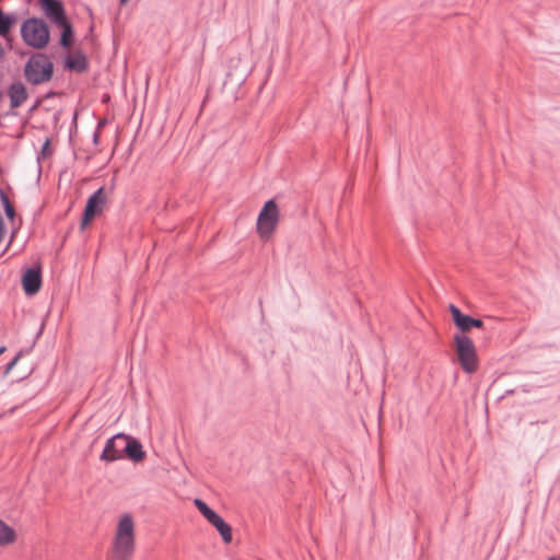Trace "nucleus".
Listing matches in <instances>:
<instances>
[{
	"mask_svg": "<svg viewBox=\"0 0 560 560\" xmlns=\"http://www.w3.org/2000/svg\"><path fill=\"white\" fill-rule=\"evenodd\" d=\"M22 287L26 295H34L42 288V267L35 265L27 268L22 276Z\"/></svg>",
	"mask_w": 560,
	"mask_h": 560,
	"instance_id": "obj_11",
	"label": "nucleus"
},
{
	"mask_svg": "<svg viewBox=\"0 0 560 560\" xmlns=\"http://www.w3.org/2000/svg\"><path fill=\"white\" fill-rule=\"evenodd\" d=\"M135 551V523L130 514L119 520L114 538V559L129 560Z\"/></svg>",
	"mask_w": 560,
	"mask_h": 560,
	"instance_id": "obj_1",
	"label": "nucleus"
},
{
	"mask_svg": "<svg viewBox=\"0 0 560 560\" xmlns=\"http://www.w3.org/2000/svg\"><path fill=\"white\" fill-rule=\"evenodd\" d=\"M58 27L61 28V35L59 39V45L63 49H70L74 43V31L72 24L69 20L62 22L61 24H57Z\"/></svg>",
	"mask_w": 560,
	"mask_h": 560,
	"instance_id": "obj_15",
	"label": "nucleus"
},
{
	"mask_svg": "<svg viewBox=\"0 0 560 560\" xmlns=\"http://www.w3.org/2000/svg\"><path fill=\"white\" fill-rule=\"evenodd\" d=\"M548 560H553V558H550V559H548Z\"/></svg>",
	"mask_w": 560,
	"mask_h": 560,
	"instance_id": "obj_28",
	"label": "nucleus"
},
{
	"mask_svg": "<svg viewBox=\"0 0 560 560\" xmlns=\"http://www.w3.org/2000/svg\"><path fill=\"white\" fill-rule=\"evenodd\" d=\"M98 140H100V132H98V130H96L94 132V135H93V142H94V144H97Z\"/></svg>",
	"mask_w": 560,
	"mask_h": 560,
	"instance_id": "obj_24",
	"label": "nucleus"
},
{
	"mask_svg": "<svg viewBox=\"0 0 560 560\" xmlns=\"http://www.w3.org/2000/svg\"><path fill=\"white\" fill-rule=\"evenodd\" d=\"M0 200H1V203H5L7 201H10L9 197L7 196V194L4 192V190L0 187Z\"/></svg>",
	"mask_w": 560,
	"mask_h": 560,
	"instance_id": "obj_21",
	"label": "nucleus"
},
{
	"mask_svg": "<svg viewBox=\"0 0 560 560\" xmlns=\"http://www.w3.org/2000/svg\"><path fill=\"white\" fill-rule=\"evenodd\" d=\"M21 36L27 46L36 49L45 48L50 39L48 25L38 18H30L22 23Z\"/></svg>",
	"mask_w": 560,
	"mask_h": 560,
	"instance_id": "obj_3",
	"label": "nucleus"
},
{
	"mask_svg": "<svg viewBox=\"0 0 560 560\" xmlns=\"http://www.w3.org/2000/svg\"><path fill=\"white\" fill-rule=\"evenodd\" d=\"M38 3L47 19L55 25L61 24L68 20L65 4L61 0H38Z\"/></svg>",
	"mask_w": 560,
	"mask_h": 560,
	"instance_id": "obj_10",
	"label": "nucleus"
},
{
	"mask_svg": "<svg viewBox=\"0 0 560 560\" xmlns=\"http://www.w3.org/2000/svg\"><path fill=\"white\" fill-rule=\"evenodd\" d=\"M24 78L32 85H39L51 80L54 63L43 52H34L24 66Z\"/></svg>",
	"mask_w": 560,
	"mask_h": 560,
	"instance_id": "obj_2",
	"label": "nucleus"
},
{
	"mask_svg": "<svg viewBox=\"0 0 560 560\" xmlns=\"http://www.w3.org/2000/svg\"><path fill=\"white\" fill-rule=\"evenodd\" d=\"M56 95H57V93H56V92L50 91V92H48V93H46V94H45L44 100H49V98H51V97H54V96H56Z\"/></svg>",
	"mask_w": 560,
	"mask_h": 560,
	"instance_id": "obj_23",
	"label": "nucleus"
},
{
	"mask_svg": "<svg viewBox=\"0 0 560 560\" xmlns=\"http://www.w3.org/2000/svg\"><path fill=\"white\" fill-rule=\"evenodd\" d=\"M106 203V192L104 187H100L86 200L82 218L81 229L83 230L96 215L102 213Z\"/></svg>",
	"mask_w": 560,
	"mask_h": 560,
	"instance_id": "obj_7",
	"label": "nucleus"
},
{
	"mask_svg": "<svg viewBox=\"0 0 560 560\" xmlns=\"http://www.w3.org/2000/svg\"><path fill=\"white\" fill-rule=\"evenodd\" d=\"M22 357V352L20 351L19 353L15 354V357L5 365L4 368V371H3V376H7L11 371L12 369L16 365V363L19 362V360L21 359Z\"/></svg>",
	"mask_w": 560,
	"mask_h": 560,
	"instance_id": "obj_18",
	"label": "nucleus"
},
{
	"mask_svg": "<svg viewBox=\"0 0 560 560\" xmlns=\"http://www.w3.org/2000/svg\"><path fill=\"white\" fill-rule=\"evenodd\" d=\"M65 68L69 71L82 73L89 68L88 58L81 50H78L74 54H69L65 58Z\"/></svg>",
	"mask_w": 560,
	"mask_h": 560,
	"instance_id": "obj_13",
	"label": "nucleus"
},
{
	"mask_svg": "<svg viewBox=\"0 0 560 560\" xmlns=\"http://www.w3.org/2000/svg\"><path fill=\"white\" fill-rule=\"evenodd\" d=\"M279 222V209L277 202L270 199L265 202L257 218V233L262 240H269Z\"/></svg>",
	"mask_w": 560,
	"mask_h": 560,
	"instance_id": "obj_5",
	"label": "nucleus"
},
{
	"mask_svg": "<svg viewBox=\"0 0 560 560\" xmlns=\"http://www.w3.org/2000/svg\"><path fill=\"white\" fill-rule=\"evenodd\" d=\"M126 440L125 433H117L105 443V447L100 456V459L106 463H112L124 457V443Z\"/></svg>",
	"mask_w": 560,
	"mask_h": 560,
	"instance_id": "obj_8",
	"label": "nucleus"
},
{
	"mask_svg": "<svg viewBox=\"0 0 560 560\" xmlns=\"http://www.w3.org/2000/svg\"><path fill=\"white\" fill-rule=\"evenodd\" d=\"M448 311L455 326L465 335L471 328H483V322L479 318H474L470 315L464 314L457 306L450 304Z\"/></svg>",
	"mask_w": 560,
	"mask_h": 560,
	"instance_id": "obj_9",
	"label": "nucleus"
},
{
	"mask_svg": "<svg viewBox=\"0 0 560 560\" xmlns=\"http://www.w3.org/2000/svg\"><path fill=\"white\" fill-rule=\"evenodd\" d=\"M40 103H42V100H39V98H38V100H36V101H35V103L33 104V106L30 108V110H28V112H30L31 114H32V113H34V112L39 107Z\"/></svg>",
	"mask_w": 560,
	"mask_h": 560,
	"instance_id": "obj_22",
	"label": "nucleus"
},
{
	"mask_svg": "<svg viewBox=\"0 0 560 560\" xmlns=\"http://www.w3.org/2000/svg\"><path fill=\"white\" fill-rule=\"evenodd\" d=\"M104 124H105L104 121L98 122V128H101L102 126H104Z\"/></svg>",
	"mask_w": 560,
	"mask_h": 560,
	"instance_id": "obj_27",
	"label": "nucleus"
},
{
	"mask_svg": "<svg viewBox=\"0 0 560 560\" xmlns=\"http://www.w3.org/2000/svg\"><path fill=\"white\" fill-rule=\"evenodd\" d=\"M455 351L463 371L472 374L478 370V355L474 341L464 334L454 336Z\"/></svg>",
	"mask_w": 560,
	"mask_h": 560,
	"instance_id": "obj_4",
	"label": "nucleus"
},
{
	"mask_svg": "<svg viewBox=\"0 0 560 560\" xmlns=\"http://www.w3.org/2000/svg\"><path fill=\"white\" fill-rule=\"evenodd\" d=\"M11 108L20 107L28 97L27 90L22 82H13L8 88Z\"/></svg>",
	"mask_w": 560,
	"mask_h": 560,
	"instance_id": "obj_14",
	"label": "nucleus"
},
{
	"mask_svg": "<svg viewBox=\"0 0 560 560\" xmlns=\"http://www.w3.org/2000/svg\"><path fill=\"white\" fill-rule=\"evenodd\" d=\"M14 23L15 16L13 14L4 13L0 9V36H7Z\"/></svg>",
	"mask_w": 560,
	"mask_h": 560,
	"instance_id": "obj_17",
	"label": "nucleus"
},
{
	"mask_svg": "<svg viewBox=\"0 0 560 560\" xmlns=\"http://www.w3.org/2000/svg\"><path fill=\"white\" fill-rule=\"evenodd\" d=\"M50 152H51V149H50V140H49V139H47V140L44 142L43 147H42V151H40V153H42V155H43V156H46V155L50 154Z\"/></svg>",
	"mask_w": 560,
	"mask_h": 560,
	"instance_id": "obj_20",
	"label": "nucleus"
},
{
	"mask_svg": "<svg viewBox=\"0 0 560 560\" xmlns=\"http://www.w3.org/2000/svg\"><path fill=\"white\" fill-rule=\"evenodd\" d=\"M2 206H3V210H4V213H5L7 218L9 220H13L14 217H15V210H14V207L11 203V201H7Z\"/></svg>",
	"mask_w": 560,
	"mask_h": 560,
	"instance_id": "obj_19",
	"label": "nucleus"
},
{
	"mask_svg": "<svg viewBox=\"0 0 560 560\" xmlns=\"http://www.w3.org/2000/svg\"><path fill=\"white\" fill-rule=\"evenodd\" d=\"M16 539L15 530L0 520V546L13 544Z\"/></svg>",
	"mask_w": 560,
	"mask_h": 560,
	"instance_id": "obj_16",
	"label": "nucleus"
},
{
	"mask_svg": "<svg viewBox=\"0 0 560 560\" xmlns=\"http://www.w3.org/2000/svg\"><path fill=\"white\" fill-rule=\"evenodd\" d=\"M195 506L198 509L200 514L212 525L221 535L224 542L229 544L232 541V527L215 512L213 511L203 500L195 499Z\"/></svg>",
	"mask_w": 560,
	"mask_h": 560,
	"instance_id": "obj_6",
	"label": "nucleus"
},
{
	"mask_svg": "<svg viewBox=\"0 0 560 560\" xmlns=\"http://www.w3.org/2000/svg\"><path fill=\"white\" fill-rule=\"evenodd\" d=\"M122 450L124 455L135 463L142 462L145 458V452L143 451L142 444L133 436L126 434Z\"/></svg>",
	"mask_w": 560,
	"mask_h": 560,
	"instance_id": "obj_12",
	"label": "nucleus"
},
{
	"mask_svg": "<svg viewBox=\"0 0 560 560\" xmlns=\"http://www.w3.org/2000/svg\"><path fill=\"white\" fill-rule=\"evenodd\" d=\"M5 349L7 348L4 346L0 347V354H2L5 351Z\"/></svg>",
	"mask_w": 560,
	"mask_h": 560,
	"instance_id": "obj_25",
	"label": "nucleus"
},
{
	"mask_svg": "<svg viewBox=\"0 0 560 560\" xmlns=\"http://www.w3.org/2000/svg\"><path fill=\"white\" fill-rule=\"evenodd\" d=\"M129 0H119L120 4L127 3Z\"/></svg>",
	"mask_w": 560,
	"mask_h": 560,
	"instance_id": "obj_26",
	"label": "nucleus"
}]
</instances>
